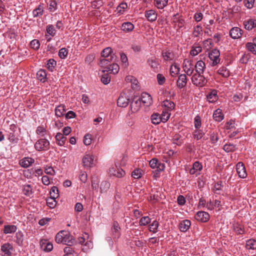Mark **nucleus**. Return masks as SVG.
Segmentation results:
<instances>
[{"instance_id": "obj_1", "label": "nucleus", "mask_w": 256, "mask_h": 256, "mask_svg": "<svg viewBox=\"0 0 256 256\" xmlns=\"http://www.w3.org/2000/svg\"><path fill=\"white\" fill-rule=\"evenodd\" d=\"M204 74L195 73L191 78L192 83L198 87H203L206 85L208 80L203 76Z\"/></svg>"}, {"instance_id": "obj_2", "label": "nucleus", "mask_w": 256, "mask_h": 256, "mask_svg": "<svg viewBox=\"0 0 256 256\" xmlns=\"http://www.w3.org/2000/svg\"><path fill=\"white\" fill-rule=\"evenodd\" d=\"M50 142L46 138H40L34 144V148L38 151H46L50 148Z\"/></svg>"}, {"instance_id": "obj_3", "label": "nucleus", "mask_w": 256, "mask_h": 256, "mask_svg": "<svg viewBox=\"0 0 256 256\" xmlns=\"http://www.w3.org/2000/svg\"><path fill=\"white\" fill-rule=\"evenodd\" d=\"M184 71L188 76H190L192 74L194 70V64L192 61L188 59H184L182 63Z\"/></svg>"}, {"instance_id": "obj_4", "label": "nucleus", "mask_w": 256, "mask_h": 256, "mask_svg": "<svg viewBox=\"0 0 256 256\" xmlns=\"http://www.w3.org/2000/svg\"><path fill=\"white\" fill-rule=\"evenodd\" d=\"M220 52L217 49H213L208 54V57L212 62V66H214L220 62Z\"/></svg>"}, {"instance_id": "obj_5", "label": "nucleus", "mask_w": 256, "mask_h": 256, "mask_svg": "<svg viewBox=\"0 0 256 256\" xmlns=\"http://www.w3.org/2000/svg\"><path fill=\"white\" fill-rule=\"evenodd\" d=\"M82 161L85 168H90L95 165L94 157L90 154H86L84 156Z\"/></svg>"}, {"instance_id": "obj_6", "label": "nucleus", "mask_w": 256, "mask_h": 256, "mask_svg": "<svg viewBox=\"0 0 256 256\" xmlns=\"http://www.w3.org/2000/svg\"><path fill=\"white\" fill-rule=\"evenodd\" d=\"M130 102V99L125 93L122 92L117 100V104L118 106L122 108L126 107Z\"/></svg>"}, {"instance_id": "obj_7", "label": "nucleus", "mask_w": 256, "mask_h": 256, "mask_svg": "<svg viewBox=\"0 0 256 256\" xmlns=\"http://www.w3.org/2000/svg\"><path fill=\"white\" fill-rule=\"evenodd\" d=\"M0 250L4 256H10L14 251V248L11 244L6 242L2 245Z\"/></svg>"}, {"instance_id": "obj_8", "label": "nucleus", "mask_w": 256, "mask_h": 256, "mask_svg": "<svg viewBox=\"0 0 256 256\" xmlns=\"http://www.w3.org/2000/svg\"><path fill=\"white\" fill-rule=\"evenodd\" d=\"M195 218L198 221L202 222H208L210 219L209 214L204 211L198 212L195 216Z\"/></svg>"}, {"instance_id": "obj_9", "label": "nucleus", "mask_w": 256, "mask_h": 256, "mask_svg": "<svg viewBox=\"0 0 256 256\" xmlns=\"http://www.w3.org/2000/svg\"><path fill=\"white\" fill-rule=\"evenodd\" d=\"M236 170L240 178H244L247 176L245 167L242 162H239L236 164Z\"/></svg>"}, {"instance_id": "obj_10", "label": "nucleus", "mask_w": 256, "mask_h": 256, "mask_svg": "<svg viewBox=\"0 0 256 256\" xmlns=\"http://www.w3.org/2000/svg\"><path fill=\"white\" fill-rule=\"evenodd\" d=\"M242 30L238 27H234L230 31V36L233 39H238L242 36Z\"/></svg>"}, {"instance_id": "obj_11", "label": "nucleus", "mask_w": 256, "mask_h": 256, "mask_svg": "<svg viewBox=\"0 0 256 256\" xmlns=\"http://www.w3.org/2000/svg\"><path fill=\"white\" fill-rule=\"evenodd\" d=\"M114 60V56H111V58H104L100 61L99 65L104 68L103 70H108L110 66V62Z\"/></svg>"}, {"instance_id": "obj_12", "label": "nucleus", "mask_w": 256, "mask_h": 256, "mask_svg": "<svg viewBox=\"0 0 256 256\" xmlns=\"http://www.w3.org/2000/svg\"><path fill=\"white\" fill-rule=\"evenodd\" d=\"M141 106V100L140 98H134L131 104H130V108L132 111L133 112H136L138 111Z\"/></svg>"}, {"instance_id": "obj_13", "label": "nucleus", "mask_w": 256, "mask_h": 256, "mask_svg": "<svg viewBox=\"0 0 256 256\" xmlns=\"http://www.w3.org/2000/svg\"><path fill=\"white\" fill-rule=\"evenodd\" d=\"M40 243L41 248L46 252H50L53 249V244L47 240H42Z\"/></svg>"}, {"instance_id": "obj_14", "label": "nucleus", "mask_w": 256, "mask_h": 256, "mask_svg": "<svg viewBox=\"0 0 256 256\" xmlns=\"http://www.w3.org/2000/svg\"><path fill=\"white\" fill-rule=\"evenodd\" d=\"M140 100L141 103L142 102L146 106H150L152 102L150 95L146 92H144L142 94L141 98Z\"/></svg>"}, {"instance_id": "obj_15", "label": "nucleus", "mask_w": 256, "mask_h": 256, "mask_svg": "<svg viewBox=\"0 0 256 256\" xmlns=\"http://www.w3.org/2000/svg\"><path fill=\"white\" fill-rule=\"evenodd\" d=\"M172 22L174 24L175 26L178 28H182L184 24V20L179 16L178 14H174L172 18Z\"/></svg>"}, {"instance_id": "obj_16", "label": "nucleus", "mask_w": 256, "mask_h": 256, "mask_svg": "<svg viewBox=\"0 0 256 256\" xmlns=\"http://www.w3.org/2000/svg\"><path fill=\"white\" fill-rule=\"evenodd\" d=\"M187 84V78L186 74H181L178 76L176 85L179 88H184Z\"/></svg>"}, {"instance_id": "obj_17", "label": "nucleus", "mask_w": 256, "mask_h": 256, "mask_svg": "<svg viewBox=\"0 0 256 256\" xmlns=\"http://www.w3.org/2000/svg\"><path fill=\"white\" fill-rule=\"evenodd\" d=\"M109 174L118 178H122L126 174L125 172L121 168L116 169L114 168H110L109 170Z\"/></svg>"}, {"instance_id": "obj_18", "label": "nucleus", "mask_w": 256, "mask_h": 256, "mask_svg": "<svg viewBox=\"0 0 256 256\" xmlns=\"http://www.w3.org/2000/svg\"><path fill=\"white\" fill-rule=\"evenodd\" d=\"M190 225L191 222L190 220H184L180 222L178 228L181 232H186L189 230Z\"/></svg>"}, {"instance_id": "obj_19", "label": "nucleus", "mask_w": 256, "mask_h": 256, "mask_svg": "<svg viewBox=\"0 0 256 256\" xmlns=\"http://www.w3.org/2000/svg\"><path fill=\"white\" fill-rule=\"evenodd\" d=\"M120 228L118 222H114L112 228V232L114 236L113 238L114 240L118 238L120 236Z\"/></svg>"}, {"instance_id": "obj_20", "label": "nucleus", "mask_w": 256, "mask_h": 256, "mask_svg": "<svg viewBox=\"0 0 256 256\" xmlns=\"http://www.w3.org/2000/svg\"><path fill=\"white\" fill-rule=\"evenodd\" d=\"M206 69V64L202 60H198L194 64L196 73L204 74Z\"/></svg>"}, {"instance_id": "obj_21", "label": "nucleus", "mask_w": 256, "mask_h": 256, "mask_svg": "<svg viewBox=\"0 0 256 256\" xmlns=\"http://www.w3.org/2000/svg\"><path fill=\"white\" fill-rule=\"evenodd\" d=\"M34 162V159L31 158H24L20 161V164L22 167L27 168Z\"/></svg>"}, {"instance_id": "obj_22", "label": "nucleus", "mask_w": 256, "mask_h": 256, "mask_svg": "<svg viewBox=\"0 0 256 256\" xmlns=\"http://www.w3.org/2000/svg\"><path fill=\"white\" fill-rule=\"evenodd\" d=\"M232 230L236 234H242L245 232L244 226L238 223L233 224Z\"/></svg>"}, {"instance_id": "obj_23", "label": "nucleus", "mask_w": 256, "mask_h": 256, "mask_svg": "<svg viewBox=\"0 0 256 256\" xmlns=\"http://www.w3.org/2000/svg\"><path fill=\"white\" fill-rule=\"evenodd\" d=\"M145 16L148 21L154 22L156 20L157 14L154 10H150L145 12Z\"/></svg>"}, {"instance_id": "obj_24", "label": "nucleus", "mask_w": 256, "mask_h": 256, "mask_svg": "<svg viewBox=\"0 0 256 256\" xmlns=\"http://www.w3.org/2000/svg\"><path fill=\"white\" fill-rule=\"evenodd\" d=\"M16 240L15 242L18 246H22L24 244V235L23 232L18 230L16 234Z\"/></svg>"}, {"instance_id": "obj_25", "label": "nucleus", "mask_w": 256, "mask_h": 256, "mask_svg": "<svg viewBox=\"0 0 256 256\" xmlns=\"http://www.w3.org/2000/svg\"><path fill=\"white\" fill-rule=\"evenodd\" d=\"M10 129L12 131V132H11L10 133V134L8 135V140H10V141L11 142L15 144L18 143V138L17 136L15 134L13 130L15 128V126L14 125H10Z\"/></svg>"}, {"instance_id": "obj_26", "label": "nucleus", "mask_w": 256, "mask_h": 256, "mask_svg": "<svg viewBox=\"0 0 256 256\" xmlns=\"http://www.w3.org/2000/svg\"><path fill=\"white\" fill-rule=\"evenodd\" d=\"M62 244L68 246H71L74 244V240L73 236L67 231V234H65Z\"/></svg>"}, {"instance_id": "obj_27", "label": "nucleus", "mask_w": 256, "mask_h": 256, "mask_svg": "<svg viewBox=\"0 0 256 256\" xmlns=\"http://www.w3.org/2000/svg\"><path fill=\"white\" fill-rule=\"evenodd\" d=\"M207 99L210 102H214L218 99V92L216 90H212L210 93L207 95Z\"/></svg>"}, {"instance_id": "obj_28", "label": "nucleus", "mask_w": 256, "mask_h": 256, "mask_svg": "<svg viewBox=\"0 0 256 256\" xmlns=\"http://www.w3.org/2000/svg\"><path fill=\"white\" fill-rule=\"evenodd\" d=\"M213 118L215 121L220 122L224 118V115L222 113V110L218 108L214 110L213 114Z\"/></svg>"}, {"instance_id": "obj_29", "label": "nucleus", "mask_w": 256, "mask_h": 256, "mask_svg": "<svg viewBox=\"0 0 256 256\" xmlns=\"http://www.w3.org/2000/svg\"><path fill=\"white\" fill-rule=\"evenodd\" d=\"M147 62L149 66H150V68H152L154 70L157 69L158 66L159 64L158 60L154 56L148 58L147 60Z\"/></svg>"}, {"instance_id": "obj_30", "label": "nucleus", "mask_w": 256, "mask_h": 256, "mask_svg": "<svg viewBox=\"0 0 256 256\" xmlns=\"http://www.w3.org/2000/svg\"><path fill=\"white\" fill-rule=\"evenodd\" d=\"M244 28L248 30H252L256 28V20L250 19L244 22Z\"/></svg>"}, {"instance_id": "obj_31", "label": "nucleus", "mask_w": 256, "mask_h": 256, "mask_svg": "<svg viewBox=\"0 0 256 256\" xmlns=\"http://www.w3.org/2000/svg\"><path fill=\"white\" fill-rule=\"evenodd\" d=\"M202 169V165L199 162H195L193 164L192 168L190 170V174H194L197 172H200Z\"/></svg>"}, {"instance_id": "obj_32", "label": "nucleus", "mask_w": 256, "mask_h": 256, "mask_svg": "<svg viewBox=\"0 0 256 256\" xmlns=\"http://www.w3.org/2000/svg\"><path fill=\"white\" fill-rule=\"evenodd\" d=\"M102 56L104 58H111V56L114 57L112 49L110 47H107L103 50L101 53Z\"/></svg>"}, {"instance_id": "obj_33", "label": "nucleus", "mask_w": 256, "mask_h": 256, "mask_svg": "<svg viewBox=\"0 0 256 256\" xmlns=\"http://www.w3.org/2000/svg\"><path fill=\"white\" fill-rule=\"evenodd\" d=\"M120 70L119 66L117 64L112 63L110 64V66L108 68V70H102V72H107L112 73L114 74H117Z\"/></svg>"}, {"instance_id": "obj_34", "label": "nucleus", "mask_w": 256, "mask_h": 256, "mask_svg": "<svg viewBox=\"0 0 256 256\" xmlns=\"http://www.w3.org/2000/svg\"><path fill=\"white\" fill-rule=\"evenodd\" d=\"M134 28V24L130 22H126L122 24L121 29L126 32H132Z\"/></svg>"}, {"instance_id": "obj_35", "label": "nucleus", "mask_w": 256, "mask_h": 256, "mask_svg": "<svg viewBox=\"0 0 256 256\" xmlns=\"http://www.w3.org/2000/svg\"><path fill=\"white\" fill-rule=\"evenodd\" d=\"M17 230V226L15 225H5L3 232L4 234H14Z\"/></svg>"}, {"instance_id": "obj_36", "label": "nucleus", "mask_w": 256, "mask_h": 256, "mask_svg": "<svg viewBox=\"0 0 256 256\" xmlns=\"http://www.w3.org/2000/svg\"><path fill=\"white\" fill-rule=\"evenodd\" d=\"M126 80L127 82L131 83L132 88H137L138 81V80L132 76H128L126 78Z\"/></svg>"}, {"instance_id": "obj_37", "label": "nucleus", "mask_w": 256, "mask_h": 256, "mask_svg": "<svg viewBox=\"0 0 256 256\" xmlns=\"http://www.w3.org/2000/svg\"><path fill=\"white\" fill-rule=\"evenodd\" d=\"M56 139L57 144L60 146H62L64 144L66 138L64 136L63 134L60 132L56 134Z\"/></svg>"}, {"instance_id": "obj_38", "label": "nucleus", "mask_w": 256, "mask_h": 256, "mask_svg": "<svg viewBox=\"0 0 256 256\" xmlns=\"http://www.w3.org/2000/svg\"><path fill=\"white\" fill-rule=\"evenodd\" d=\"M65 234H67V231L61 230L59 232L56 236L55 240L58 244L62 243L64 238Z\"/></svg>"}, {"instance_id": "obj_39", "label": "nucleus", "mask_w": 256, "mask_h": 256, "mask_svg": "<svg viewBox=\"0 0 256 256\" xmlns=\"http://www.w3.org/2000/svg\"><path fill=\"white\" fill-rule=\"evenodd\" d=\"M246 248L248 250H256V240L254 239H250L246 242Z\"/></svg>"}, {"instance_id": "obj_40", "label": "nucleus", "mask_w": 256, "mask_h": 256, "mask_svg": "<svg viewBox=\"0 0 256 256\" xmlns=\"http://www.w3.org/2000/svg\"><path fill=\"white\" fill-rule=\"evenodd\" d=\"M44 12V6L42 4H40L32 12V15L34 18H36L42 15Z\"/></svg>"}, {"instance_id": "obj_41", "label": "nucleus", "mask_w": 256, "mask_h": 256, "mask_svg": "<svg viewBox=\"0 0 256 256\" xmlns=\"http://www.w3.org/2000/svg\"><path fill=\"white\" fill-rule=\"evenodd\" d=\"M154 4L158 9H163L168 4V0H154Z\"/></svg>"}, {"instance_id": "obj_42", "label": "nucleus", "mask_w": 256, "mask_h": 256, "mask_svg": "<svg viewBox=\"0 0 256 256\" xmlns=\"http://www.w3.org/2000/svg\"><path fill=\"white\" fill-rule=\"evenodd\" d=\"M218 73L224 78H228L230 75V71L225 66L220 67L218 70Z\"/></svg>"}, {"instance_id": "obj_43", "label": "nucleus", "mask_w": 256, "mask_h": 256, "mask_svg": "<svg viewBox=\"0 0 256 256\" xmlns=\"http://www.w3.org/2000/svg\"><path fill=\"white\" fill-rule=\"evenodd\" d=\"M36 76L38 80L44 82L46 78V72L44 70H39L36 73Z\"/></svg>"}, {"instance_id": "obj_44", "label": "nucleus", "mask_w": 256, "mask_h": 256, "mask_svg": "<svg viewBox=\"0 0 256 256\" xmlns=\"http://www.w3.org/2000/svg\"><path fill=\"white\" fill-rule=\"evenodd\" d=\"M64 105H60L55 108V114L58 117L62 116L64 114Z\"/></svg>"}, {"instance_id": "obj_45", "label": "nucleus", "mask_w": 256, "mask_h": 256, "mask_svg": "<svg viewBox=\"0 0 256 256\" xmlns=\"http://www.w3.org/2000/svg\"><path fill=\"white\" fill-rule=\"evenodd\" d=\"M204 134V132L202 130L199 129H196L193 132V136L194 138L196 140H199L202 138Z\"/></svg>"}, {"instance_id": "obj_46", "label": "nucleus", "mask_w": 256, "mask_h": 256, "mask_svg": "<svg viewBox=\"0 0 256 256\" xmlns=\"http://www.w3.org/2000/svg\"><path fill=\"white\" fill-rule=\"evenodd\" d=\"M144 174L142 170L140 168L135 169L132 172V176L135 179H138L140 178Z\"/></svg>"}, {"instance_id": "obj_47", "label": "nucleus", "mask_w": 256, "mask_h": 256, "mask_svg": "<svg viewBox=\"0 0 256 256\" xmlns=\"http://www.w3.org/2000/svg\"><path fill=\"white\" fill-rule=\"evenodd\" d=\"M246 48L248 50L254 54H256V46L252 42H248L246 44Z\"/></svg>"}, {"instance_id": "obj_48", "label": "nucleus", "mask_w": 256, "mask_h": 256, "mask_svg": "<svg viewBox=\"0 0 256 256\" xmlns=\"http://www.w3.org/2000/svg\"><path fill=\"white\" fill-rule=\"evenodd\" d=\"M151 121L153 124H158L162 122V118L159 114H154L151 116Z\"/></svg>"}, {"instance_id": "obj_49", "label": "nucleus", "mask_w": 256, "mask_h": 256, "mask_svg": "<svg viewBox=\"0 0 256 256\" xmlns=\"http://www.w3.org/2000/svg\"><path fill=\"white\" fill-rule=\"evenodd\" d=\"M50 198L56 199L59 196L58 188L56 186H52L50 192Z\"/></svg>"}, {"instance_id": "obj_50", "label": "nucleus", "mask_w": 256, "mask_h": 256, "mask_svg": "<svg viewBox=\"0 0 256 256\" xmlns=\"http://www.w3.org/2000/svg\"><path fill=\"white\" fill-rule=\"evenodd\" d=\"M56 62L54 59L50 58L47 61L46 67L50 71L52 72L56 66Z\"/></svg>"}, {"instance_id": "obj_51", "label": "nucleus", "mask_w": 256, "mask_h": 256, "mask_svg": "<svg viewBox=\"0 0 256 256\" xmlns=\"http://www.w3.org/2000/svg\"><path fill=\"white\" fill-rule=\"evenodd\" d=\"M159 224L156 220H154L152 224L150 225L149 230L153 233H156L158 231Z\"/></svg>"}, {"instance_id": "obj_52", "label": "nucleus", "mask_w": 256, "mask_h": 256, "mask_svg": "<svg viewBox=\"0 0 256 256\" xmlns=\"http://www.w3.org/2000/svg\"><path fill=\"white\" fill-rule=\"evenodd\" d=\"M23 193L26 196H30L32 194V188L30 184L24 186Z\"/></svg>"}, {"instance_id": "obj_53", "label": "nucleus", "mask_w": 256, "mask_h": 256, "mask_svg": "<svg viewBox=\"0 0 256 256\" xmlns=\"http://www.w3.org/2000/svg\"><path fill=\"white\" fill-rule=\"evenodd\" d=\"M224 150L227 152H232L236 150V146L232 144H226L224 146Z\"/></svg>"}, {"instance_id": "obj_54", "label": "nucleus", "mask_w": 256, "mask_h": 256, "mask_svg": "<svg viewBox=\"0 0 256 256\" xmlns=\"http://www.w3.org/2000/svg\"><path fill=\"white\" fill-rule=\"evenodd\" d=\"M110 184L106 181H103L101 182L100 186V192H106L110 188Z\"/></svg>"}, {"instance_id": "obj_55", "label": "nucleus", "mask_w": 256, "mask_h": 256, "mask_svg": "<svg viewBox=\"0 0 256 256\" xmlns=\"http://www.w3.org/2000/svg\"><path fill=\"white\" fill-rule=\"evenodd\" d=\"M202 28L200 25H197L194 27L193 30V36L194 37H198L202 34Z\"/></svg>"}, {"instance_id": "obj_56", "label": "nucleus", "mask_w": 256, "mask_h": 256, "mask_svg": "<svg viewBox=\"0 0 256 256\" xmlns=\"http://www.w3.org/2000/svg\"><path fill=\"white\" fill-rule=\"evenodd\" d=\"M46 30V34H48L52 36H54L56 34V30L54 26L52 24H48L47 26Z\"/></svg>"}, {"instance_id": "obj_57", "label": "nucleus", "mask_w": 256, "mask_h": 256, "mask_svg": "<svg viewBox=\"0 0 256 256\" xmlns=\"http://www.w3.org/2000/svg\"><path fill=\"white\" fill-rule=\"evenodd\" d=\"M128 8L127 4L126 2L120 3L116 8V10L119 14H122L124 10Z\"/></svg>"}, {"instance_id": "obj_58", "label": "nucleus", "mask_w": 256, "mask_h": 256, "mask_svg": "<svg viewBox=\"0 0 256 256\" xmlns=\"http://www.w3.org/2000/svg\"><path fill=\"white\" fill-rule=\"evenodd\" d=\"M36 134L40 136H44L46 134V130L42 126H38L36 130Z\"/></svg>"}, {"instance_id": "obj_59", "label": "nucleus", "mask_w": 256, "mask_h": 256, "mask_svg": "<svg viewBox=\"0 0 256 256\" xmlns=\"http://www.w3.org/2000/svg\"><path fill=\"white\" fill-rule=\"evenodd\" d=\"M150 222V219L148 216L142 217L139 222L140 226H145Z\"/></svg>"}, {"instance_id": "obj_60", "label": "nucleus", "mask_w": 256, "mask_h": 256, "mask_svg": "<svg viewBox=\"0 0 256 256\" xmlns=\"http://www.w3.org/2000/svg\"><path fill=\"white\" fill-rule=\"evenodd\" d=\"M40 46V42L38 40L34 39L32 40L30 42V46L31 48L34 50L39 49Z\"/></svg>"}, {"instance_id": "obj_61", "label": "nucleus", "mask_w": 256, "mask_h": 256, "mask_svg": "<svg viewBox=\"0 0 256 256\" xmlns=\"http://www.w3.org/2000/svg\"><path fill=\"white\" fill-rule=\"evenodd\" d=\"M163 106L167 108L168 110H172L174 108V104L169 100H165L163 102Z\"/></svg>"}, {"instance_id": "obj_62", "label": "nucleus", "mask_w": 256, "mask_h": 256, "mask_svg": "<svg viewBox=\"0 0 256 256\" xmlns=\"http://www.w3.org/2000/svg\"><path fill=\"white\" fill-rule=\"evenodd\" d=\"M202 47L200 46H194L190 50V54L192 56H196L202 52Z\"/></svg>"}, {"instance_id": "obj_63", "label": "nucleus", "mask_w": 256, "mask_h": 256, "mask_svg": "<svg viewBox=\"0 0 256 256\" xmlns=\"http://www.w3.org/2000/svg\"><path fill=\"white\" fill-rule=\"evenodd\" d=\"M210 140L212 144H216L218 140V134L214 132H210Z\"/></svg>"}, {"instance_id": "obj_64", "label": "nucleus", "mask_w": 256, "mask_h": 256, "mask_svg": "<svg viewBox=\"0 0 256 256\" xmlns=\"http://www.w3.org/2000/svg\"><path fill=\"white\" fill-rule=\"evenodd\" d=\"M194 126L196 129H199L201 127V118L198 115L196 116L194 118Z\"/></svg>"}]
</instances>
